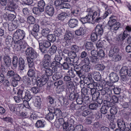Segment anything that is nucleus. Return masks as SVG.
<instances>
[{
  "label": "nucleus",
  "instance_id": "obj_45",
  "mask_svg": "<svg viewBox=\"0 0 131 131\" xmlns=\"http://www.w3.org/2000/svg\"><path fill=\"white\" fill-rule=\"evenodd\" d=\"M112 12V10L111 9H108L107 11L105 12L103 15L102 16L103 19H105L108 16V14H111Z\"/></svg>",
  "mask_w": 131,
  "mask_h": 131
},
{
  "label": "nucleus",
  "instance_id": "obj_44",
  "mask_svg": "<svg viewBox=\"0 0 131 131\" xmlns=\"http://www.w3.org/2000/svg\"><path fill=\"white\" fill-rule=\"evenodd\" d=\"M97 38V34L95 32H92L91 36V40L92 41H96Z\"/></svg>",
  "mask_w": 131,
  "mask_h": 131
},
{
  "label": "nucleus",
  "instance_id": "obj_21",
  "mask_svg": "<svg viewBox=\"0 0 131 131\" xmlns=\"http://www.w3.org/2000/svg\"><path fill=\"white\" fill-rule=\"evenodd\" d=\"M51 65L52 67H53V68L55 69V70L56 71H57L58 68H60L61 66V64L60 62L56 61L52 62L51 63Z\"/></svg>",
  "mask_w": 131,
  "mask_h": 131
},
{
  "label": "nucleus",
  "instance_id": "obj_7",
  "mask_svg": "<svg viewBox=\"0 0 131 131\" xmlns=\"http://www.w3.org/2000/svg\"><path fill=\"white\" fill-rule=\"evenodd\" d=\"M33 102L35 106L38 107H39L41 104V101L40 97L35 96L33 97Z\"/></svg>",
  "mask_w": 131,
  "mask_h": 131
},
{
  "label": "nucleus",
  "instance_id": "obj_32",
  "mask_svg": "<svg viewBox=\"0 0 131 131\" xmlns=\"http://www.w3.org/2000/svg\"><path fill=\"white\" fill-rule=\"evenodd\" d=\"M27 59L28 62L29 67V68H32V69H35L33 61L29 57H27Z\"/></svg>",
  "mask_w": 131,
  "mask_h": 131
},
{
  "label": "nucleus",
  "instance_id": "obj_8",
  "mask_svg": "<svg viewBox=\"0 0 131 131\" xmlns=\"http://www.w3.org/2000/svg\"><path fill=\"white\" fill-rule=\"evenodd\" d=\"M69 25L70 27L73 28L78 26V21L76 19H71L69 21Z\"/></svg>",
  "mask_w": 131,
  "mask_h": 131
},
{
  "label": "nucleus",
  "instance_id": "obj_60",
  "mask_svg": "<svg viewBox=\"0 0 131 131\" xmlns=\"http://www.w3.org/2000/svg\"><path fill=\"white\" fill-rule=\"evenodd\" d=\"M64 0H56L54 1V4L56 6H58L62 5L63 2Z\"/></svg>",
  "mask_w": 131,
  "mask_h": 131
},
{
  "label": "nucleus",
  "instance_id": "obj_6",
  "mask_svg": "<svg viewBox=\"0 0 131 131\" xmlns=\"http://www.w3.org/2000/svg\"><path fill=\"white\" fill-rule=\"evenodd\" d=\"M9 109L12 113L17 114L19 111V105L18 104H10L9 105Z\"/></svg>",
  "mask_w": 131,
  "mask_h": 131
},
{
  "label": "nucleus",
  "instance_id": "obj_18",
  "mask_svg": "<svg viewBox=\"0 0 131 131\" xmlns=\"http://www.w3.org/2000/svg\"><path fill=\"white\" fill-rule=\"evenodd\" d=\"M116 22V17L114 16H111L109 18V20L108 22V27H111Z\"/></svg>",
  "mask_w": 131,
  "mask_h": 131
},
{
  "label": "nucleus",
  "instance_id": "obj_46",
  "mask_svg": "<svg viewBox=\"0 0 131 131\" xmlns=\"http://www.w3.org/2000/svg\"><path fill=\"white\" fill-rule=\"evenodd\" d=\"M110 111V113L112 115H115L117 112V110L116 107L114 106L111 107Z\"/></svg>",
  "mask_w": 131,
  "mask_h": 131
},
{
  "label": "nucleus",
  "instance_id": "obj_51",
  "mask_svg": "<svg viewBox=\"0 0 131 131\" xmlns=\"http://www.w3.org/2000/svg\"><path fill=\"white\" fill-rule=\"evenodd\" d=\"M69 123L67 122H64L63 124V131H68V130Z\"/></svg>",
  "mask_w": 131,
  "mask_h": 131
},
{
  "label": "nucleus",
  "instance_id": "obj_48",
  "mask_svg": "<svg viewBox=\"0 0 131 131\" xmlns=\"http://www.w3.org/2000/svg\"><path fill=\"white\" fill-rule=\"evenodd\" d=\"M127 32L126 30L124 31L123 35L121 34L119 35V38H120L121 37L122 38H121V39L122 40H124L126 37L128 36V34H127Z\"/></svg>",
  "mask_w": 131,
  "mask_h": 131
},
{
  "label": "nucleus",
  "instance_id": "obj_29",
  "mask_svg": "<svg viewBox=\"0 0 131 131\" xmlns=\"http://www.w3.org/2000/svg\"><path fill=\"white\" fill-rule=\"evenodd\" d=\"M128 71V68L126 66H124L121 69L120 73L121 75H127V71Z\"/></svg>",
  "mask_w": 131,
  "mask_h": 131
},
{
  "label": "nucleus",
  "instance_id": "obj_61",
  "mask_svg": "<svg viewBox=\"0 0 131 131\" xmlns=\"http://www.w3.org/2000/svg\"><path fill=\"white\" fill-rule=\"evenodd\" d=\"M42 45L44 47L48 48L51 46V44L50 42L47 40H45L44 41Z\"/></svg>",
  "mask_w": 131,
  "mask_h": 131
},
{
  "label": "nucleus",
  "instance_id": "obj_43",
  "mask_svg": "<svg viewBox=\"0 0 131 131\" xmlns=\"http://www.w3.org/2000/svg\"><path fill=\"white\" fill-rule=\"evenodd\" d=\"M71 51L75 52V53L78 52L79 50V47L75 45L72 46L71 47Z\"/></svg>",
  "mask_w": 131,
  "mask_h": 131
},
{
  "label": "nucleus",
  "instance_id": "obj_31",
  "mask_svg": "<svg viewBox=\"0 0 131 131\" xmlns=\"http://www.w3.org/2000/svg\"><path fill=\"white\" fill-rule=\"evenodd\" d=\"M32 97V95L30 94V92L28 91H26L25 92V95L23 99L29 101Z\"/></svg>",
  "mask_w": 131,
  "mask_h": 131
},
{
  "label": "nucleus",
  "instance_id": "obj_22",
  "mask_svg": "<svg viewBox=\"0 0 131 131\" xmlns=\"http://www.w3.org/2000/svg\"><path fill=\"white\" fill-rule=\"evenodd\" d=\"M87 12H88V14L86 16V17L88 20V22H90L92 21H93V19L92 17L91 14H92V10L91 9H87Z\"/></svg>",
  "mask_w": 131,
  "mask_h": 131
},
{
  "label": "nucleus",
  "instance_id": "obj_17",
  "mask_svg": "<svg viewBox=\"0 0 131 131\" xmlns=\"http://www.w3.org/2000/svg\"><path fill=\"white\" fill-rule=\"evenodd\" d=\"M88 9H91L92 10V14H91V16L94 20L96 18L99 17L100 16L101 11L99 9L97 11H95L94 12H93V9L91 8H89Z\"/></svg>",
  "mask_w": 131,
  "mask_h": 131
},
{
  "label": "nucleus",
  "instance_id": "obj_59",
  "mask_svg": "<svg viewBox=\"0 0 131 131\" xmlns=\"http://www.w3.org/2000/svg\"><path fill=\"white\" fill-rule=\"evenodd\" d=\"M51 59V57L50 56L47 54H45L43 58V61H50Z\"/></svg>",
  "mask_w": 131,
  "mask_h": 131
},
{
  "label": "nucleus",
  "instance_id": "obj_13",
  "mask_svg": "<svg viewBox=\"0 0 131 131\" xmlns=\"http://www.w3.org/2000/svg\"><path fill=\"white\" fill-rule=\"evenodd\" d=\"M3 59L4 64L6 66L9 67L10 66L11 60L9 56H4Z\"/></svg>",
  "mask_w": 131,
  "mask_h": 131
},
{
  "label": "nucleus",
  "instance_id": "obj_39",
  "mask_svg": "<svg viewBox=\"0 0 131 131\" xmlns=\"http://www.w3.org/2000/svg\"><path fill=\"white\" fill-rule=\"evenodd\" d=\"M43 69H45L47 68H49L50 66L49 62L47 61H43Z\"/></svg>",
  "mask_w": 131,
  "mask_h": 131
},
{
  "label": "nucleus",
  "instance_id": "obj_34",
  "mask_svg": "<svg viewBox=\"0 0 131 131\" xmlns=\"http://www.w3.org/2000/svg\"><path fill=\"white\" fill-rule=\"evenodd\" d=\"M108 107L107 105H105L102 106L101 109V113L103 114H106L107 112Z\"/></svg>",
  "mask_w": 131,
  "mask_h": 131
},
{
  "label": "nucleus",
  "instance_id": "obj_54",
  "mask_svg": "<svg viewBox=\"0 0 131 131\" xmlns=\"http://www.w3.org/2000/svg\"><path fill=\"white\" fill-rule=\"evenodd\" d=\"M68 56L72 59H75L77 57V55L75 52L71 51L68 53Z\"/></svg>",
  "mask_w": 131,
  "mask_h": 131
},
{
  "label": "nucleus",
  "instance_id": "obj_38",
  "mask_svg": "<svg viewBox=\"0 0 131 131\" xmlns=\"http://www.w3.org/2000/svg\"><path fill=\"white\" fill-rule=\"evenodd\" d=\"M48 39L52 42H53L56 40V38L53 34H49L47 36Z\"/></svg>",
  "mask_w": 131,
  "mask_h": 131
},
{
  "label": "nucleus",
  "instance_id": "obj_2",
  "mask_svg": "<svg viewBox=\"0 0 131 131\" xmlns=\"http://www.w3.org/2000/svg\"><path fill=\"white\" fill-rule=\"evenodd\" d=\"M26 54L29 56L27 57H29L32 60L35 59L38 56V54L31 47L27 48L26 51Z\"/></svg>",
  "mask_w": 131,
  "mask_h": 131
},
{
  "label": "nucleus",
  "instance_id": "obj_12",
  "mask_svg": "<svg viewBox=\"0 0 131 131\" xmlns=\"http://www.w3.org/2000/svg\"><path fill=\"white\" fill-rule=\"evenodd\" d=\"M110 79L113 82H115L118 81L119 78L117 74L114 72H112L109 75Z\"/></svg>",
  "mask_w": 131,
  "mask_h": 131
},
{
  "label": "nucleus",
  "instance_id": "obj_64",
  "mask_svg": "<svg viewBox=\"0 0 131 131\" xmlns=\"http://www.w3.org/2000/svg\"><path fill=\"white\" fill-rule=\"evenodd\" d=\"M90 109L92 110H95L98 107V105L96 103H92L90 104L89 106Z\"/></svg>",
  "mask_w": 131,
  "mask_h": 131
},
{
  "label": "nucleus",
  "instance_id": "obj_49",
  "mask_svg": "<svg viewBox=\"0 0 131 131\" xmlns=\"http://www.w3.org/2000/svg\"><path fill=\"white\" fill-rule=\"evenodd\" d=\"M13 64L14 67H16L17 66L18 58L16 56H14L13 58Z\"/></svg>",
  "mask_w": 131,
  "mask_h": 131
},
{
  "label": "nucleus",
  "instance_id": "obj_20",
  "mask_svg": "<svg viewBox=\"0 0 131 131\" xmlns=\"http://www.w3.org/2000/svg\"><path fill=\"white\" fill-rule=\"evenodd\" d=\"M45 125V121L43 120H38L35 124L36 126L38 128L43 127Z\"/></svg>",
  "mask_w": 131,
  "mask_h": 131
},
{
  "label": "nucleus",
  "instance_id": "obj_36",
  "mask_svg": "<svg viewBox=\"0 0 131 131\" xmlns=\"http://www.w3.org/2000/svg\"><path fill=\"white\" fill-rule=\"evenodd\" d=\"M57 50V48L55 45H53L49 49V51L50 54L53 55L55 53Z\"/></svg>",
  "mask_w": 131,
  "mask_h": 131
},
{
  "label": "nucleus",
  "instance_id": "obj_15",
  "mask_svg": "<svg viewBox=\"0 0 131 131\" xmlns=\"http://www.w3.org/2000/svg\"><path fill=\"white\" fill-rule=\"evenodd\" d=\"M117 124L118 127L121 129L122 130L125 129V125L123 119H118L117 121Z\"/></svg>",
  "mask_w": 131,
  "mask_h": 131
},
{
  "label": "nucleus",
  "instance_id": "obj_16",
  "mask_svg": "<svg viewBox=\"0 0 131 131\" xmlns=\"http://www.w3.org/2000/svg\"><path fill=\"white\" fill-rule=\"evenodd\" d=\"M45 10L47 14L50 16H51L53 15L54 9L53 8L52 6H46Z\"/></svg>",
  "mask_w": 131,
  "mask_h": 131
},
{
  "label": "nucleus",
  "instance_id": "obj_19",
  "mask_svg": "<svg viewBox=\"0 0 131 131\" xmlns=\"http://www.w3.org/2000/svg\"><path fill=\"white\" fill-rule=\"evenodd\" d=\"M23 81L24 84L26 86H29L31 84L30 78L27 76H24L23 78Z\"/></svg>",
  "mask_w": 131,
  "mask_h": 131
},
{
  "label": "nucleus",
  "instance_id": "obj_11",
  "mask_svg": "<svg viewBox=\"0 0 131 131\" xmlns=\"http://www.w3.org/2000/svg\"><path fill=\"white\" fill-rule=\"evenodd\" d=\"M80 12V8L78 7L74 6L72 8V13L75 16L79 15Z\"/></svg>",
  "mask_w": 131,
  "mask_h": 131
},
{
  "label": "nucleus",
  "instance_id": "obj_3",
  "mask_svg": "<svg viewBox=\"0 0 131 131\" xmlns=\"http://www.w3.org/2000/svg\"><path fill=\"white\" fill-rule=\"evenodd\" d=\"M37 83L39 85H45L49 79V78L46 76H45L42 74L41 78L37 77Z\"/></svg>",
  "mask_w": 131,
  "mask_h": 131
},
{
  "label": "nucleus",
  "instance_id": "obj_24",
  "mask_svg": "<svg viewBox=\"0 0 131 131\" xmlns=\"http://www.w3.org/2000/svg\"><path fill=\"white\" fill-rule=\"evenodd\" d=\"M45 4L44 1L43 0H41L39 1L38 4V7L40 9L41 12H42L44 10V6Z\"/></svg>",
  "mask_w": 131,
  "mask_h": 131
},
{
  "label": "nucleus",
  "instance_id": "obj_62",
  "mask_svg": "<svg viewBox=\"0 0 131 131\" xmlns=\"http://www.w3.org/2000/svg\"><path fill=\"white\" fill-rule=\"evenodd\" d=\"M28 101H29L27 100H24L23 103V105L24 107L26 108L30 109L31 108L29 105Z\"/></svg>",
  "mask_w": 131,
  "mask_h": 131
},
{
  "label": "nucleus",
  "instance_id": "obj_30",
  "mask_svg": "<svg viewBox=\"0 0 131 131\" xmlns=\"http://www.w3.org/2000/svg\"><path fill=\"white\" fill-rule=\"evenodd\" d=\"M90 59L91 62L93 64L97 63L99 61V59L96 56H90Z\"/></svg>",
  "mask_w": 131,
  "mask_h": 131
},
{
  "label": "nucleus",
  "instance_id": "obj_9",
  "mask_svg": "<svg viewBox=\"0 0 131 131\" xmlns=\"http://www.w3.org/2000/svg\"><path fill=\"white\" fill-rule=\"evenodd\" d=\"M51 108L50 107H48V110L50 112L48 113L46 115V118L48 120H51L54 118V114L50 112H53L52 111L54 110V108L52 107H51Z\"/></svg>",
  "mask_w": 131,
  "mask_h": 131
},
{
  "label": "nucleus",
  "instance_id": "obj_35",
  "mask_svg": "<svg viewBox=\"0 0 131 131\" xmlns=\"http://www.w3.org/2000/svg\"><path fill=\"white\" fill-rule=\"evenodd\" d=\"M49 29L48 28L43 29L42 30L41 34L42 35L46 37L48 35V34L50 32Z\"/></svg>",
  "mask_w": 131,
  "mask_h": 131
},
{
  "label": "nucleus",
  "instance_id": "obj_52",
  "mask_svg": "<svg viewBox=\"0 0 131 131\" xmlns=\"http://www.w3.org/2000/svg\"><path fill=\"white\" fill-rule=\"evenodd\" d=\"M54 114L58 117H60L62 115V112L59 108H57L54 110Z\"/></svg>",
  "mask_w": 131,
  "mask_h": 131
},
{
  "label": "nucleus",
  "instance_id": "obj_25",
  "mask_svg": "<svg viewBox=\"0 0 131 131\" xmlns=\"http://www.w3.org/2000/svg\"><path fill=\"white\" fill-rule=\"evenodd\" d=\"M67 14L65 12H62L58 14L57 16V18L59 20H63L66 18Z\"/></svg>",
  "mask_w": 131,
  "mask_h": 131
},
{
  "label": "nucleus",
  "instance_id": "obj_55",
  "mask_svg": "<svg viewBox=\"0 0 131 131\" xmlns=\"http://www.w3.org/2000/svg\"><path fill=\"white\" fill-rule=\"evenodd\" d=\"M99 95V93L97 92L92 95V100L94 101L96 100L98 98Z\"/></svg>",
  "mask_w": 131,
  "mask_h": 131
},
{
  "label": "nucleus",
  "instance_id": "obj_23",
  "mask_svg": "<svg viewBox=\"0 0 131 131\" xmlns=\"http://www.w3.org/2000/svg\"><path fill=\"white\" fill-rule=\"evenodd\" d=\"M85 32V30L83 27H81L75 31V34L78 36L83 35Z\"/></svg>",
  "mask_w": 131,
  "mask_h": 131
},
{
  "label": "nucleus",
  "instance_id": "obj_37",
  "mask_svg": "<svg viewBox=\"0 0 131 131\" xmlns=\"http://www.w3.org/2000/svg\"><path fill=\"white\" fill-rule=\"evenodd\" d=\"M27 21L30 24H34L35 23V19L32 16H29L27 18Z\"/></svg>",
  "mask_w": 131,
  "mask_h": 131
},
{
  "label": "nucleus",
  "instance_id": "obj_63",
  "mask_svg": "<svg viewBox=\"0 0 131 131\" xmlns=\"http://www.w3.org/2000/svg\"><path fill=\"white\" fill-rule=\"evenodd\" d=\"M14 99L15 102L17 103L19 102L21 100H23V99L22 96H14Z\"/></svg>",
  "mask_w": 131,
  "mask_h": 131
},
{
  "label": "nucleus",
  "instance_id": "obj_26",
  "mask_svg": "<svg viewBox=\"0 0 131 131\" xmlns=\"http://www.w3.org/2000/svg\"><path fill=\"white\" fill-rule=\"evenodd\" d=\"M94 79L96 81H99L101 79V75L99 72L94 71L93 74Z\"/></svg>",
  "mask_w": 131,
  "mask_h": 131
},
{
  "label": "nucleus",
  "instance_id": "obj_4",
  "mask_svg": "<svg viewBox=\"0 0 131 131\" xmlns=\"http://www.w3.org/2000/svg\"><path fill=\"white\" fill-rule=\"evenodd\" d=\"M17 7V5L13 1H9L6 7V9L11 12H14Z\"/></svg>",
  "mask_w": 131,
  "mask_h": 131
},
{
  "label": "nucleus",
  "instance_id": "obj_53",
  "mask_svg": "<svg viewBox=\"0 0 131 131\" xmlns=\"http://www.w3.org/2000/svg\"><path fill=\"white\" fill-rule=\"evenodd\" d=\"M121 59V56L118 54H116L113 57V60L115 61H119Z\"/></svg>",
  "mask_w": 131,
  "mask_h": 131
},
{
  "label": "nucleus",
  "instance_id": "obj_56",
  "mask_svg": "<svg viewBox=\"0 0 131 131\" xmlns=\"http://www.w3.org/2000/svg\"><path fill=\"white\" fill-rule=\"evenodd\" d=\"M13 40V38H9V37H8L6 39V43L7 45L9 47L11 46Z\"/></svg>",
  "mask_w": 131,
  "mask_h": 131
},
{
  "label": "nucleus",
  "instance_id": "obj_14",
  "mask_svg": "<svg viewBox=\"0 0 131 131\" xmlns=\"http://www.w3.org/2000/svg\"><path fill=\"white\" fill-rule=\"evenodd\" d=\"M42 74L48 77L51 76L52 74V71L50 68L45 69H43Z\"/></svg>",
  "mask_w": 131,
  "mask_h": 131
},
{
  "label": "nucleus",
  "instance_id": "obj_57",
  "mask_svg": "<svg viewBox=\"0 0 131 131\" xmlns=\"http://www.w3.org/2000/svg\"><path fill=\"white\" fill-rule=\"evenodd\" d=\"M32 11L34 13L36 14H38L40 13V12H41L40 9L38 7V8L37 7H34L32 9Z\"/></svg>",
  "mask_w": 131,
  "mask_h": 131
},
{
  "label": "nucleus",
  "instance_id": "obj_27",
  "mask_svg": "<svg viewBox=\"0 0 131 131\" xmlns=\"http://www.w3.org/2000/svg\"><path fill=\"white\" fill-rule=\"evenodd\" d=\"M62 72H58L54 74L52 77L53 80L56 81L61 78L63 76L62 75Z\"/></svg>",
  "mask_w": 131,
  "mask_h": 131
},
{
  "label": "nucleus",
  "instance_id": "obj_41",
  "mask_svg": "<svg viewBox=\"0 0 131 131\" xmlns=\"http://www.w3.org/2000/svg\"><path fill=\"white\" fill-rule=\"evenodd\" d=\"M82 68L83 71L88 72L90 70L91 66L89 65L83 64Z\"/></svg>",
  "mask_w": 131,
  "mask_h": 131
},
{
  "label": "nucleus",
  "instance_id": "obj_50",
  "mask_svg": "<svg viewBox=\"0 0 131 131\" xmlns=\"http://www.w3.org/2000/svg\"><path fill=\"white\" fill-rule=\"evenodd\" d=\"M83 129L82 125H79L76 126L73 131H82Z\"/></svg>",
  "mask_w": 131,
  "mask_h": 131
},
{
  "label": "nucleus",
  "instance_id": "obj_47",
  "mask_svg": "<svg viewBox=\"0 0 131 131\" xmlns=\"http://www.w3.org/2000/svg\"><path fill=\"white\" fill-rule=\"evenodd\" d=\"M72 36V34L70 32H66L64 36V39L66 40H70Z\"/></svg>",
  "mask_w": 131,
  "mask_h": 131
},
{
  "label": "nucleus",
  "instance_id": "obj_33",
  "mask_svg": "<svg viewBox=\"0 0 131 131\" xmlns=\"http://www.w3.org/2000/svg\"><path fill=\"white\" fill-rule=\"evenodd\" d=\"M35 69H29L28 72V75L30 77H35Z\"/></svg>",
  "mask_w": 131,
  "mask_h": 131
},
{
  "label": "nucleus",
  "instance_id": "obj_1",
  "mask_svg": "<svg viewBox=\"0 0 131 131\" xmlns=\"http://www.w3.org/2000/svg\"><path fill=\"white\" fill-rule=\"evenodd\" d=\"M25 33L23 30L19 29L16 30L14 33L13 37V40L15 43L19 46V49H23L25 47V42L23 41V39L25 37Z\"/></svg>",
  "mask_w": 131,
  "mask_h": 131
},
{
  "label": "nucleus",
  "instance_id": "obj_40",
  "mask_svg": "<svg viewBox=\"0 0 131 131\" xmlns=\"http://www.w3.org/2000/svg\"><path fill=\"white\" fill-rule=\"evenodd\" d=\"M85 47L88 50H89L93 49V46L92 42H88L86 44Z\"/></svg>",
  "mask_w": 131,
  "mask_h": 131
},
{
  "label": "nucleus",
  "instance_id": "obj_5",
  "mask_svg": "<svg viewBox=\"0 0 131 131\" xmlns=\"http://www.w3.org/2000/svg\"><path fill=\"white\" fill-rule=\"evenodd\" d=\"M105 99L107 101H104L103 102L104 103H105L106 102L107 103V101L109 102H113L114 103H117L118 101V99L117 96H113L112 98L109 95H107V96H105Z\"/></svg>",
  "mask_w": 131,
  "mask_h": 131
},
{
  "label": "nucleus",
  "instance_id": "obj_28",
  "mask_svg": "<svg viewBox=\"0 0 131 131\" xmlns=\"http://www.w3.org/2000/svg\"><path fill=\"white\" fill-rule=\"evenodd\" d=\"M121 26L120 23L117 22L111 27H108L109 29L116 30H118Z\"/></svg>",
  "mask_w": 131,
  "mask_h": 131
},
{
  "label": "nucleus",
  "instance_id": "obj_10",
  "mask_svg": "<svg viewBox=\"0 0 131 131\" xmlns=\"http://www.w3.org/2000/svg\"><path fill=\"white\" fill-rule=\"evenodd\" d=\"M95 32L98 35L101 36L103 33V29L101 25H97L95 29Z\"/></svg>",
  "mask_w": 131,
  "mask_h": 131
},
{
  "label": "nucleus",
  "instance_id": "obj_58",
  "mask_svg": "<svg viewBox=\"0 0 131 131\" xmlns=\"http://www.w3.org/2000/svg\"><path fill=\"white\" fill-rule=\"evenodd\" d=\"M54 34L55 36H59L62 35L61 30L59 28H58L54 32Z\"/></svg>",
  "mask_w": 131,
  "mask_h": 131
},
{
  "label": "nucleus",
  "instance_id": "obj_42",
  "mask_svg": "<svg viewBox=\"0 0 131 131\" xmlns=\"http://www.w3.org/2000/svg\"><path fill=\"white\" fill-rule=\"evenodd\" d=\"M95 68L99 70H102L104 69L105 67L102 64H98L96 65Z\"/></svg>",
  "mask_w": 131,
  "mask_h": 131
}]
</instances>
